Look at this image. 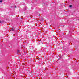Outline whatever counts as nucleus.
Returning <instances> with one entry per match:
<instances>
[{
    "mask_svg": "<svg viewBox=\"0 0 79 79\" xmlns=\"http://www.w3.org/2000/svg\"><path fill=\"white\" fill-rule=\"evenodd\" d=\"M2 23V21H1L0 20V23Z\"/></svg>",
    "mask_w": 79,
    "mask_h": 79,
    "instance_id": "obj_5",
    "label": "nucleus"
},
{
    "mask_svg": "<svg viewBox=\"0 0 79 79\" xmlns=\"http://www.w3.org/2000/svg\"><path fill=\"white\" fill-rule=\"evenodd\" d=\"M18 52H19V50H18Z\"/></svg>",
    "mask_w": 79,
    "mask_h": 79,
    "instance_id": "obj_4",
    "label": "nucleus"
},
{
    "mask_svg": "<svg viewBox=\"0 0 79 79\" xmlns=\"http://www.w3.org/2000/svg\"><path fill=\"white\" fill-rule=\"evenodd\" d=\"M69 7H72V5H70L69 6Z\"/></svg>",
    "mask_w": 79,
    "mask_h": 79,
    "instance_id": "obj_3",
    "label": "nucleus"
},
{
    "mask_svg": "<svg viewBox=\"0 0 79 79\" xmlns=\"http://www.w3.org/2000/svg\"><path fill=\"white\" fill-rule=\"evenodd\" d=\"M3 2V0H0V3H2Z\"/></svg>",
    "mask_w": 79,
    "mask_h": 79,
    "instance_id": "obj_2",
    "label": "nucleus"
},
{
    "mask_svg": "<svg viewBox=\"0 0 79 79\" xmlns=\"http://www.w3.org/2000/svg\"><path fill=\"white\" fill-rule=\"evenodd\" d=\"M15 8H16V6H15Z\"/></svg>",
    "mask_w": 79,
    "mask_h": 79,
    "instance_id": "obj_6",
    "label": "nucleus"
},
{
    "mask_svg": "<svg viewBox=\"0 0 79 79\" xmlns=\"http://www.w3.org/2000/svg\"><path fill=\"white\" fill-rule=\"evenodd\" d=\"M69 32H70V31H69Z\"/></svg>",
    "mask_w": 79,
    "mask_h": 79,
    "instance_id": "obj_7",
    "label": "nucleus"
},
{
    "mask_svg": "<svg viewBox=\"0 0 79 79\" xmlns=\"http://www.w3.org/2000/svg\"><path fill=\"white\" fill-rule=\"evenodd\" d=\"M11 31H15V29L13 27L11 29Z\"/></svg>",
    "mask_w": 79,
    "mask_h": 79,
    "instance_id": "obj_1",
    "label": "nucleus"
}]
</instances>
